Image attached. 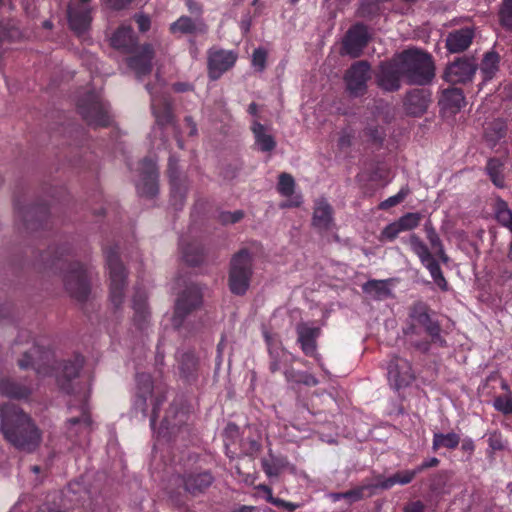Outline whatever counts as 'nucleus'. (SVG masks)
I'll use <instances>...</instances> for the list:
<instances>
[{
    "mask_svg": "<svg viewBox=\"0 0 512 512\" xmlns=\"http://www.w3.org/2000/svg\"><path fill=\"white\" fill-rule=\"evenodd\" d=\"M271 502L274 505L281 507L288 512H294L300 506L299 504L292 503V502H289V501H286V500H283L280 498H271Z\"/></svg>",
    "mask_w": 512,
    "mask_h": 512,
    "instance_id": "0e129e2a",
    "label": "nucleus"
},
{
    "mask_svg": "<svg viewBox=\"0 0 512 512\" xmlns=\"http://www.w3.org/2000/svg\"><path fill=\"white\" fill-rule=\"evenodd\" d=\"M500 56L495 51H488L484 54L480 70L484 80H491L499 70Z\"/></svg>",
    "mask_w": 512,
    "mask_h": 512,
    "instance_id": "58836bf2",
    "label": "nucleus"
},
{
    "mask_svg": "<svg viewBox=\"0 0 512 512\" xmlns=\"http://www.w3.org/2000/svg\"><path fill=\"white\" fill-rule=\"evenodd\" d=\"M134 20L138 25L140 32H147L151 27V19L148 15L138 13L134 15Z\"/></svg>",
    "mask_w": 512,
    "mask_h": 512,
    "instance_id": "680f3d73",
    "label": "nucleus"
},
{
    "mask_svg": "<svg viewBox=\"0 0 512 512\" xmlns=\"http://www.w3.org/2000/svg\"><path fill=\"white\" fill-rule=\"evenodd\" d=\"M404 73L399 59L381 62L376 74L377 86L386 92H396L401 88Z\"/></svg>",
    "mask_w": 512,
    "mask_h": 512,
    "instance_id": "dca6fc26",
    "label": "nucleus"
},
{
    "mask_svg": "<svg viewBox=\"0 0 512 512\" xmlns=\"http://www.w3.org/2000/svg\"><path fill=\"white\" fill-rule=\"evenodd\" d=\"M486 172L497 188L505 187V179L503 175V163L498 158H490L486 164Z\"/></svg>",
    "mask_w": 512,
    "mask_h": 512,
    "instance_id": "79ce46f5",
    "label": "nucleus"
},
{
    "mask_svg": "<svg viewBox=\"0 0 512 512\" xmlns=\"http://www.w3.org/2000/svg\"><path fill=\"white\" fill-rule=\"evenodd\" d=\"M403 232V230L400 228V225L397 221H394L387 226L384 227V229L381 231L380 240L381 241H394L398 235Z\"/></svg>",
    "mask_w": 512,
    "mask_h": 512,
    "instance_id": "864d4df0",
    "label": "nucleus"
},
{
    "mask_svg": "<svg viewBox=\"0 0 512 512\" xmlns=\"http://www.w3.org/2000/svg\"><path fill=\"white\" fill-rule=\"evenodd\" d=\"M278 192L285 197H290L295 190L294 178L288 173H281L277 184Z\"/></svg>",
    "mask_w": 512,
    "mask_h": 512,
    "instance_id": "de8ad7c7",
    "label": "nucleus"
},
{
    "mask_svg": "<svg viewBox=\"0 0 512 512\" xmlns=\"http://www.w3.org/2000/svg\"><path fill=\"white\" fill-rule=\"evenodd\" d=\"M461 442L460 435L455 432L441 433L434 432L432 439V450L437 452L441 448L455 450Z\"/></svg>",
    "mask_w": 512,
    "mask_h": 512,
    "instance_id": "4c0bfd02",
    "label": "nucleus"
},
{
    "mask_svg": "<svg viewBox=\"0 0 512 512\" xmlns=\"http://www.w3.org/2000/svg\"><path fill=\"white\" fill-rule=\"evenodd\" d=\"M14 209L24 228L31 233L48 230L52 226L50 208L47 203L40 202L26 207L22 205L19 197H15Z\"/></svg>",
    "mask_w": 512,
    "mask_h": 512,
    "instance_id": "9d476101",
    "label": "nucleus"
},
{
    "mask_svg": "<svg viewBox=\"0 0 512 512\" xmlns=\"http://www.w3.org/2000/svg\"><path fill=\"white\" fill-rule=\"evenodd\" d=\"M251 131L254 135L255 144L260 151L271 152L276 148L277 143L274 136L268 133V128L257 119L252 121Z\"/></svg>",
    "mask_w": 512,
    "mask_h": 512,
    "instance_id": "c9c22d12",
    "label": "nucleus"
},
{
    "mask_svg": "<svg viewBox=\"0 0 512 512\" xmlns=\"http://www.w3.org/2000/svg\"><path fill=\"white\" fill-rule=\"evenodd\" d=\"M77 110L89 126L108 127L111 124L108 105L94 91H88L78 99Z\"/></svg>",
    "mask_w": 512,
    "mask_h": 512,
    "instance_id": "1a4fd4ad",
    "label": "nucleus"
},
{
    "mask_svg": "<svg viewBox=\"0 0 512 512\" xmlns=\"http://www.w3.org/2000/svg\"><path fill=\"white\" fill-rule=\"evenodd\" d=\"M176 412V409L171 406L169 408V410L166 412V415L164 416L163 420H162V427H164L165 429H173L177 426L180 425L181 421H176L174 419H171L170 418V413H175Z\"/></svg>",
    "mask_w": 512,
    "mask_h": 512,
    "instance_id": "e2e57ef3",
    "label": "nucleus"
},
{
    "mask_svg": "<svg viewBox=\"0 0 512 512\" xmlns=\"http://www.w3.org/2000/svg\"><path fill=\"white\" fill-rule=\"evenodd\" d=\"M140 182L137 191L141 196L153 198L158 193V169L155 161L145 157L139 164Z\"/></svg>",
    "mask_w": 512,
    "mask_h": 512,
    "instance_id": "412c9836",
    "label": "nucleus"
},
{
    "mask_svg": "<svg viewBox=\"0 0 512 512\" xmlns=\"http://www.w3.org/2000/svg\"><path fill=\"white\" fill-rule=\"evenodd\" d=\"M93 8L69 2L66 9V17L70 30L80 36L86 33L93 20Z\"/></svg>",
    "mask_w": 512,
    "mask_h": 512,
    "instance_id": "6ab92c4d",
    "label": "nucleus"
},
{
    "mask_svg": "<svg viewBox=\"0 0 512 512\" xmlns=\"http://www.w3.org/2000/svg\"><path fill=\"white\" fill-rule=\"evenodd\" d=\"M155 56L154 48L151 44H143L134 55L127 59L128 66L135 72L137 78L141 79L151 73L152 61Z\"/></svg>",
    "mask_w": 512,
    "mask_h": 512,
    "instance_id": "b1692460",
    "label": "nucleus"
},
{
    "mask_svg": "<svg viewBox=\"0 0 512 512\" xmlns=\"http://www.w3.org/2000/svg\"><path fill=\"white\" fill-rule=\"evenodd\" d=\"M424 231L432 250L443 244L431 221L425 223Z\"/></svg>",
    "mask_w": 512,
    "mask_h": 512,
    "instance_id": "5fc2aeb1",
    "label": "nucleus"
},
{
    "mask_svg": "<svg viewBox=\"0 0 512 512\" xmlns=\"http://www.w3.org/2000/svg\"><path fill=\"white\" fill-rule=\"evenodd\" d=\"M233 512H275L267 506H247L242 505L235 509Z\"/></svg>",
    "mask_w": 512,
    "mask_h": 512,
    "instance_id": "69168bd1",
    "label": "nucleus"
},
{
    "mask_svg": "<svg viewBox=\"0 0 512 512\" xmlns=\"http://www.w3.org/2000/svg\"><path fill=\"white\" fill-rule=\"evenodd\" d=\"M378 5L371 1H363L358 10L357 15L361 18L372 19L378 13Z\"/></svg>",
    "mask_w": 512,
    "mask_h": 512,
    "instance_id": "6e6d98bb",
    "label": "nucleus"
},
{
    "mask_svg": "<svg viewBox=\"0 0 512 512\" xmlns=\"http://www.w3.org/2000/svg\"><path fill=\"white\" fill-rule=\"evenodd\" d=\"M387 370L389 384L397 391L408 387L415 378L411 363L397 355L390 358Z\"/></svg>",
    "mask_w": 512,
    "mask_h": 512,
    "instance_id": "f3484780",
    "label": "nucleus"
},
{
    "mask_svg": "<svg viewBox=\"0 0 512 512\" xmlns=\"http://www.w3.org/2000/svg\"><path fill=\"white\" fill-rule=\"evenodd\" d=\"M500 25L508 31H512V0H503L499 10Z\"/></svg>",
    "mask_w": 512,
    "mask_h": 512,
    "instance_id": "09e8293b",
    "label": "nucleus"
},
{
    "mask_svg": "<svg viewBox=\"0 0 512 512\" xmlns=\"http://www.w3.org/2000/svg\"><path fill=\"white\" fill-rule=\"evenodd\" d=\"M169 31L171 34L203 35L207 33L208 26L203 19H192L183 15L170 24Z\"/></svg>",
    "mask_w": 512,
    "mask_h": 512,
    "instance_id": "cd10ccee",
    "label": "nucleus"
},
{
    "mask_svg": "<svg viewBox=\"0 0 512 512\" xmlns=\"http://www.w3.org/2000/svg\"><path fill=\"white\" fill-rule=\"evenodd\" d=\"M132 303L133 323L138 330L145 331L150 323V310L147 304V293L142 287H135Z\"/></svg>",
    "mask_w": 512,
    "mask_h": 512,
    "instance_id": "393cba45",
    "label": "nucleus"
},
{
    "mask_svg": "<svg viewBox=\"0 0 512 512\" xmlns=\"http://www.w3.org/2000/svg\"><path fill=\"white\" fill-rule=\"evenodd\" d=\"M493 211L497 222L509 230L512 227V211L508 203L501 197H497L493 205Z\"/></svg>",
    "mask_w": 512,
    "mask_h": 512,
    "instance_id": "ea45409f",
    "label": "nucleus"
},
{
    "mask_svg": "<svg viewBox=\"0 0 512 512\" xmlns=\"http://www.w3.org/2000/svg\"><path fill=\"white\" fill-rule=\"evenodd\" d=\"M416 468L413 470L398 471L390 477L384 478L382 475L375 477L373 486L381 490H388L396 484L406 485L413 481L417 475Z\"/></svg>",
    "mask_w": 512,
    "mask_h": 512,
    "instance_id": "f704fd0d",
    "label": "nucleus"
},
{
    "mask_svg": "<svg viewBox=\"0 0 512 512\" xmlns=\"http://www.w3.org/2000/svg\"><path fill=\"white\" fill-rule=\"evenodd\" d=\"M408 243L412 252L418 256L421 264L429 271L436 285L446 291L448 289L447 280L427 244L415 233L409 236Z\"/></svg>",
    "mask_w": 512,
    "mask_h": 512,
    "instance_id": "f8f14e48",
    "label": "nucleus"
},
{
    "mask_svg": "<svg viewBox=\"0 0 512 512\" xmlns=\"http://www.w3.org/2000/svg\"><path fill=\"white\" fill-rule=\"evenodd\" d=\"M407 84L424 86L435 76L432 56L422 50H405L398 57Z\"/></svg>",
    "mask_w": 512,
    "mask_h": 512,
    "instance_id": "423d86ee",
    "label": "nucleus"
},
{
    "mask_svg": "<svg viewBox=\"0 0 512 512\" xmlns=\"http://www.w3.org/2000/svg\"><path fill=\"white\" fill-rule=\"evenodd\" d=\"M3 320H13V307L11 303L0 305V321Z\"/></svg>",
    "mask_w": 512,
    "mask_h": 512,
    "instance_id": "338daca9",
    "label": "nucleus"
},
{
    "mask_svg": "<svg viewBox=\"0 0 512 512\" xmlns=\"http://www.w3.org/2000/svg\"><path fill=\"white\" fill-rule=\"evenodd\" d=\"M474 38V30L464 27L450 32L446 38V48L451 53H460L468 49Z\"/></svg>",
    "mask_w": 512,
    "mask_h": 512,
    "instance_id": "7c9ffc66",
    "label": "nucleus"
},
{
    "mask_svg": "<svg viewBox=\"0 0 512 512\" xmlns=\"http://www.w3.org/2000/svg\"><path fill=\"white\" fill-rule=\"evenodd\" d=\"M425 505L420 500L412 501L407 503L402 512H424Z\"/></svg>",
    "mask_w": 512,
    "mask_h": 512,
    "instance_id": "774afa93",
    "label": "nucleus"
},
{
    "mask_svg": "<svg viewBox=\"0 0 512 512\" xmlns=\"http://www.w3.org/2000/svg\"><path fill=\"white\" fill-rule=\"evenodd\" d=\"M119 246L114 245L104 248L106 264L110 279V301L115 309H119L124 302L127 271L119 256Z\"/></svg>",
    "mask_w": 512,
    "mask_h": 512,
    "instance_id": "6e6552de",
    "label": "nucleus"
},
{
    "mask_svg": "<svg viewBox=\"0 0 512 512\" xmlns=\"http://www.w3.org/2000/svg\"><path fill=\"white\" fill-rule=\"evenodd\" d=\"M110 44L117 50L131 53L136 48L137 37L130 25H121L112 34Z\"/></svg>",
    "mask_w": 512,
    "mask_h": 512,
    "instance_id": "c85d7f7f",
    "label": "nucleus"
},
{
    "mask_svg": "<svg viewBox=\"0 0 512 512\" xmlns=\"http://www.w3.org/2000/svg\"><path fill=\"white\" fill-rule=\"evenodd\" d=\"M439 105L444 111L452 115L458 113L465 105V97L462 89L452 87L443 90L439 99Z\"/></svg>",
    "mask_w": 512,
    "mask_h": 512,
    "instance_id": "72a5a7b5",
    "label": "nucleus"
},
{
    "mask_svg": "<svg viewBox=\"0 0 512 512\" xmlns=\"http://www.w3.org/2000/svg\"><path fill=\"white\" fill-rule=\"evenodd\" d=\"M254 256L248 248H242L230 259L228 288L233 295L244 296L250 288L254 274Z\"/></svg>",
    "mask_w": 512,
    "mask_h": 512,
    "instance_id": "0eeeda50",
    "label": "nucleus"
},
{
    "mask_svg": "<svg viewBox=\"0 0 512 512\" xmlns=\"http://www.w3.org/2000/svg\"><path fill=\"white\" fill-rule=\"evenodd\" d=\"M85 358L74 354L72 358L54 365L50 348L34 343L18 360L20 369H33L39 376L54 375L59 389L70 396L67 402L69 416L64 422L65 436L73 444H81L93 430V420L88 402L89 394L78 381Z\"/></svg>",
    "mask_w": 512,
    "mask_h": 512,
    "instance_id": "f257e3e1",
    "label": "nucleus"
},
{
    "mask_svg": "<svg viewBox=\"0 0 512 512\" xmlns=\"http://www.w3.org/2000/svg\"><path fill=\"white\" fill-rule=\"evenodd\" d=\"M151 96V109L157 125L164 127L174 123L172 103L167 95H156L151 84L146 85Z\"/></svg>",
    "mask_w": 512,
    "mask_h": 512,
    "instance_id": "5701e85b",
    "label": "nucleus"
},
{
    "mask_svg": "<svg viewBox=\"0 0 512 512\" xmlns=\"http://www.w3.org/2000/svg\"><path fill=\"white\" fill-rule=\"evenodd\" d=\"M407 195H408V190L402 188L396 195H393V196L387 198L386 200L380 202L378 205V209L379 210H388L392 207H395L398 204H400L401 202H403Z\"/></svg>",
    "mask_w": 512,
    "mask_h": 512,
    "instance_id": "603ef678",
    "label": "nucleus"
},
{
    "mask_svg": "<svg viewBox=\"0 0 512 512\" xmlns=\"http://www.w3.org/2000/svg\"><path fill=\"white\" fill-rule=\"evenodd\" d=\"M363 291L368 294H375L377 296L386 295L389 290L386 282L382 280H369L363 285Z\"/></svg>",
    "mask_w": 512,
    "mask_h": 512,
    "instance_id": "3c124183",
    "label": "nucleus"
},
{
    "mask_svg": "<svg viewBox=\"0 0 512 512\" xmlns=\"http://www.w3.org/2000/svg\"><path fill=\"white\" fill-rule=\"evenodd\" d=\"M0 431L8 443L26 452L34 451L42 440V432L32 417L12 403L0 406Z\"/></svg>",
    "mask_w": 512,
    "mask_h": 512,
    "instance_id": "20e7f679",
    "label": "nucleus"
},
{
    "mask_svg": "<svg viewBox=\"0 0 512 512\" xmlns=\"http://www.w3.org/2000/svg\"><path fill=\"white\" fill-rule=\"evenodd\" d=\"M180 247L183 260L188 265L199 266L204 261L205 249L200 242L194 241L188 244H184V241L181 240Z\"/></svg>",
    "mask_w": 512,
    "mask_h": 512,
    "instance_id": "e433bc0d",
    "label": "nucleus"
},
{
    "mask_svg": "<svg viewBox=\"0 0 512 512\" xmlns=\"http://www.w3.org/2000/svg\"><path fill=\"white\" fill-rule=\"evenodd\" d=\"M333 222V208L325 198H319L314 203L312 225L320 231H328Z\"/></svg>",
    "mask_w": 512,
    "mask_h": 512,
    "instance_id": "c756f323",
    "label": "nucleus"
},
{
    "mask_svg": "<svg viewBox=\"0 0 512 512\" xmlns=\"http://www.w3.org/2000/svg\"><path fill=\"white\" fill-rule=\"evenodd\" d=\"M431 92L426 88H415L409 91L404 100L406 112L412 116L424 114L431 102Z\"/></svg>",
    "mask_w": 512,
    "mask_h": 512,
    "instance_id": "a878e982",
    "label": "nucleus"
},
{
    "mask_svg": "<svg viewBox=\"0 0 512 512\" xmlns=\"http://www.w3.org/2000/svg\"><path fill=\"white\" fill-rule=\"evenodd\" d=\"M494 407L504 415L512 414V399L506 396H498L494 400Z\"/></svg>",
    "mask_w": 512,
    "mask_h": 512,
    "instance_id": "4d7b16f0",
    "label": "nucleus"
},
{
    "mask_svg": "<svg viewBox=\"0 0 512 512\" xmlns=\"http://www.w3.org/2000/svg\"><path fill=\"white\" fill-rule=\"evenodd\" d=\"M371 78L372 69L367 60L353 62L343 76L346 91L355 98L364 96L368 91V82Z\"/></svg>",
    "mask_w": 512,
    "mask_h": 512,
    "instance_id": "9b49d317",
    "label": "nucleus"
},
{
    "mask_svg": "<svg viewBox=\"0 0 512 512\" xmlns=\"http://www.w3.org/2000/svg\"><path fill=\"white\" fill-rule=\"evenodd\" d=\"M363 137L375 148H381L386 138V131L380 125H369L363 130Z\"/></svg>",
    "mask_w": 512,
    "mask_h": 512,
    "instance_id": "37998d69",
    "label": "nucleus"
},
{
    "mask_svg": "<svg viewBox=\"0 0 512 512\" xmlns=\"http://www.w3.org/2000/svg\"><path fill=\"white\" fill-rule=\"evenodd\" d=\"M477 71V64L473 58L458 57L447 65L443 78L451 84H465L472 81Z\"/></svg>",
    "mask_w": 512,
    "mask_h": 512,
    "instance_id": "a211bd4d",
    "label": "nucleus"
},
{
    "mask_svg": "<svg viewBox=\"0 0 512 512\" xmlns=\"http://www.w3.org/2000/svg\"><path fill=\"white\" fill-rule=\"evenodd\" d=\"M202 299L203 295L200 287L196 284L188 285L176 301L173 316L174 325L181 326L185 317L201 306Z\"/></svg>",
    "mask_w": 512,
    "mask_h": 512,
    "instance_id": "4468645a",
    "label": "nucleus"
},
{
    "mask_svg": "<svg viewBox=\"0 0 512 512\" xmlns=\"http://www.w3.org/2000/svg\"><path fill=\"white\" fill-rule=\"evenodd\" d=\"M180 377L187 383H194L198 379L199 359L192 351L181 354L178 358Z\"/></svg>",
    "mask_w": 512,
    "mask_h": 512,
    "instance_id": "473e14b6",
    "label": "nucleus"
},
{
    "mask_svg": "<svg viewBox=\"0 0 512 512\" xmlns=\"http://www.w3.org/2000/svg\"><path fill=\"white\" fill-rule=\"evenodd\" d=\"M244 217V213L241 210H236L234 212H221L219 215V221L222 224H235L239 222Z\"/></svg>",
    "mask_w": 512,
    "mask_h": 512,
    "instance_id": "13d9d810",
    "label": "nucleus"
},
{
    "mask_svg": "<svg viewBox=\"0 0 512 512\" xmlns=\"http://www.w3.org/2000/svg\"><path fill=\"white\" fill-rule=\"evenodd\" d=\"M238 59L237 52L212 47L207 51V74L208 78L216 81L232 69Z\"/></svg>",
    "mask_w": 512,
    "mask_h": 512,
    "instance_id": "ddd939ff",
    "label": "nucleus"
},
{
    "mask_svg": "<svg viewBox=\"0 0 512 512\" xmlns=\"http://www.w3.org/2000/svg\"><path fill=\"white\" fill-rule=\"evenodd\" d=\"M488 445L492 451H501L504 449V443L500 432L494 431L489 434Z\"/></svg>",
    "mask_w": 512,
    "mask_h": 512,
    "instance_id": "bf43d9fd",
    "label": "nucleus"
},
{
    "mask_svg": "<svg viewBox=\"0 0 512 512\" xmlns=\"http://www.w3.org/2000/svg\"><path fill=\"white\" fill-rule=\"evenodd\" d=\"M176 481L179 482L185 492L196 496L204 493L212 485L214 477L208 470H193L178 475Z\"/></svg>",
    "mask_w": 512,
    "mask_h": 512,
    "instance_id": "aec40b11",
    "label": "nucleus"
},
{
    "mask_svg": "<svg viewBox=\"0 0 512 512\" xmlns=\"http://www.w3.org/2000/svg\"><path fill=\"white\" fill-rule=\"evenodd\" d=\"M285 377L289 382L301 383L310 387L316 386L319 383L314 375L307 372L296 371L293 368L285 371Z\"/></svg>",
    "mask_w": 512,
    "mask_h": 512,
    "instance_id": "c03bdc74",
    "label": "nucleus"
},
{
    "mask_svg": "<svg viewBox=\"0 0 512 512\" xmlns=\"http://www.w3.org/2000/svg\"><path fill=\"white\" fill-rule=\"evenodd\" d=\"M296 332L302 352L308 357H315L317 355V339L321 334L320 328L301 323L297 325Z\"/></svg>",
    "mask_w": 512,
    "mask_h": 512,
    "instance_id": "bb28decb",
    "label": "nucleus"
},
{
    "mask_svg": "<svg viewBox=\"0 0 512 512\" xmlns=\"http://www.w3.org/2000/svg\"><path fill=\"white\" fill-rule=\"evenodd\" d=\"M376 490H378V488H375L373 483H370L343 492V495L345 496V499L350 502H356L363 499L365 496L373 495Z\"/></svg>",
    "mask_w": 512,
    "mask_h": 512,
    "instance_id": "a18cd8bd",
    "label": "nucleus"
},
{
    "mask_svg": "<svg viewBox=\"0 0 512 512\" xmlns=\"http://www.w3.org/2000/svg\"><path fill=\"white\" fill-rule=\"evenodd\" d=\"M267 53L264 49H255L252 55L253 65L259 67L260 70L265 68Z\"/></svg>",
    "mask_w": 512,
    "mask_h": 512,
    "instance_id": "052dcab7",
    "label": "nucleus"
},
{
    "mask_svg": "<svg viewBox=\"0 0 512 512\" xmlns=\"http://www.w3.org/2000/svg\"><path fill=\"white\" fill-rule=\"evenodd\" d=\"M422 215L418 212H408L402 215L398 220L400 228L405 231H411L417 228L421 222Z\"/></svg>",
    "mask_w": 512,
    "mask_h": 512,
    "instance_id": "49530a36",
    "label": "nucleus"
},
{
    "mask_svg": "<svg viewBox=\"0 0 512 512\" xmlns=\"http://www.w3.org/2000/svg\"><path fill=\"white\" fill-rule=\"evenodd\" d=\"M355 138V132L353 129L347 127L339 132L337 147L340 151H347L351 148L353 140Z\"/></svg>",
    "mask_w": 512,
    "mask_h": 512,
    "instance_id": "8fccbe9b",
    "label": "nucleus"
},
{
    "mask_svg": "<svg viewBox=\"0 0 512 512\" xmlns=\"http://www.w3.org/2000/svg\"><path fill=\"white\" fill-rule=\"evenodd\" d=\"M403 333L410 339L411 345L423 354H427L432 345L447 347L440 322L434 318L430 306L423 301H417L409 307Z\"/></svg>",
    "mask_w": 512,
    "mask_h": 512,
    "instance_id": "7ed1b4c3",
    "label": "nucleus"
},
{
    "mask_svg": "<svg viewBox=\"0 0 512 512\" xmlns=\"http://www.w3.org/2000/svg\"><path fill=\"white\" fill-rule=\"evenodd\" d=\"M72 251L68 242L49 245L40 253V262L44 270L63 276L65 289L72 298L85 302L91 292V272L86 264L73 260Z\"/></svg>",
    "mask_w": 512,
    "mask_h": 512,
    "instance_id": "f03ea898",
    "label": "nucleus"
},
{
    "mask_svg": "<svg viewBox=\"0 0 512 512\" xmlns=\"http://www.w3.org/2000/svg\"><path fill=\"white\" fill-rule=\"evenodd\" d=\"M167 174L170 182L171 203L175 209H181L187 193L186 180L181 178L178 170V159L171 155L168 160Z\"/></svg>",
    "mask_w": 512,
    "mask_h": 512,
    "instance_id": "4be33fe9",
    "label": "nucleus"
},
{
    "mask_svg": "<svg viewBox=\"0 0 512 512\" xmlns=\"http://www.w3.org/2000/svg\"><path fill=\"white\" fill-rule=\"evenodd\" d=\"M32 386L18 382L13 378L0 379V394L16 400H26L32 394Z\"/></svg>",
    "mask_w": 512,
    "mask_h": 512,
    "instance_id": "2f4dec72",
    "label": "nucleus"
},
{
    "mask_svg": "<svg viewBox=\"0 0 512 512\" xmlns=\"http://www.w3.org/2000/svg\"><path fill=\"white\" fill-rule=\"evenodd\" d=\"M167 388L163 384H155L152 376L148 373L136 374V397L134 400V409L140 411L143 417L147 416L148 398H152V413L150 416V426L154 429L159 417L160 407L166 400Z\"/></svg>",
    "mask_w": 512,
    "mask_h": 512,
    "instance_id": "39448f33",
    "label": "nucleus"
},
{
    "mask_svg": "<svg viewBox=\"0 0 512 512\" xmlns=\"http://www.w3.org/2000/svg\"><path fill=\"white\" fill-rule=\"evenodd\" d=\"M507 123L503 119H495L485 129V139L495 145L507 134Z\"/></svg>",
    "mask_w": 512,
    "mask_h": 512,
    "instance_id": "a19ab883",
    "label": "nucleus"
},
{
    "mask_svg": "<svg viewBox=\"0 0 512 512\" xmlns=\"http://www.w3.org/2000/svg\"><path fill=\"white\" fill-rule=\"evenodd\" d=\"M371 40L368 27L358 22L352 25L346 32L342 41L343 53L351 58H358L363 54Z\"/></svg>",
    "mask_w": 512,
    "mask_h": 512,
    "instance_id": "2eb2a0df",
    "label": "nucleus"
}]
</instances>
